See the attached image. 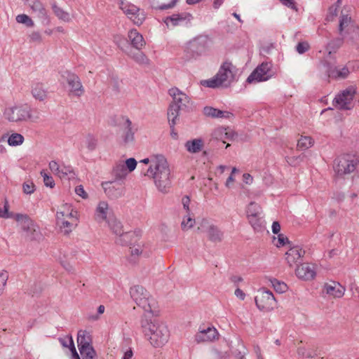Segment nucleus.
I'll use <instances>...</instances> for the list:
<instances>
[{"label":"nucleus","mask_w":359,"mask_h":359,"mask_svg":"<svg viewBox=\"0 0 359 359\" xmlns=\"http://www.w3.org/2000/svg\"><path fill=\"white\" fill-rule=\"evenodd\" d=\"M9 205L6 199L4 201V209L0 208V217L9 218L11 217V214L8 212Z\"/></svg>","instance_id":"53"},{"label":"nucleus","mask_w":359,"mask_h":359,"mask_svg":"<svg viewBox=\"0 0 359 359\" xmlns=\"http://www.w3.org/2000/svg\"><path fill=\"white\" fill-rule=\"evenodd\" d=\"M108 210V204L105 201H100L96 208L95 219L98 222H102L107 219Z\"/></svg>","instance_id":"31"},{"label":"nucleus","mask_w":359,"mask_h":359,"mask_svg":"<svg viewBox=\"0 0 359 359\" xmlns=\"http://www.w3.org/2000/svg\"><path fill=\"white\" fill-rule=\"evenodd\" d=\"M83 359H97V353L94 348L91 346L83 350H79Z\"/></svg>","instance_id":"41"},{"label":"nucleus","mask_w":359,"mask_h":359,"mask_svg":"<svg viewBox=\"0 0 359 359\" xmlns=\"http://www.w3.org/2000/svg\"><path fill=\"white\" fill-rule=\"evenodd\" d=\"M67 218L77 222V212L74 210L72 206L68 203L62 205L56 212L57 222H60V219Z\"/></svg>","instance_id":"23"},{"label":"nucleus","mask_w":359,"mask_h":359,"mask_svg":"<svg viewBox=\"0 0 359 359\" xmlns=\"http://www.w3.org/2000/svg\"><path fill=\"white\" fill-rule=\"evenodd\" d=\"M108 223L109 228L114 234L119 236L123 232V226L119 221L114 219L108 221Z\"/></svg>","instance_id":"42"},{"label":"nucleus","mask_w":359,"mask_h":359,"mask_svg":"<svg viewBox=\"0 0 359 359\" xmlns=\"http://www.w3.org/2000/svg\"><path fill=\"white\" fill-rule=\"evenodd\" d=\"M4 116L11 122L25 121L28 118H32L31 109L27 105L8 107L4 111Z\"/></svg>","instance_id":"10"},{"label":"nucleus","mask_w":359,"mask_h":359,"mask_svg":"<svg viewBox=\"0 0 359 359\" xmlns=\"http://www.w3.org/2000/svg\"><path fill=\"white\" fill-rule=\"evenodd\" d=\"M16 220L21 222V228L26 232V236L32 241H39L41 238L42 235L39 228L26 215L18 214Z\"/></svg>","instance_id":"13"},{"label":"nucleus","mask_w":359,"mask_h":359,"mask_svg":"<svg viewBox=\"0 0 359 359\" xmlns=\"http://www.w3.org/2000/svg\"><path fill=\"white\" fill-rule=\"evenodd\" d=\"M104 193L111 199H117L124 196L126 188L123 182L111 181L102 184Z\"/></svg>","instance_id":"16"},{"label":"nucleus","mask_w":359,"mask_h":359,"mask_svg":"<svg viewBox=\"0 0 359 359\" xmlns=\"http://www.w3.org/2000/svg\"><path fill=\"white\" fill-rule=\"evenodd\" d=\"M154 168H148L146 175L153 178L157 189L168 193L171 186V170L165 157H157L153 161Z\"/></svg>","instance_id":"2"},{"label":"nucleus","mask_w":359,"mask_h":359,"mask_svg":"<svg viewBox=\"0 0 359 359\" xmlns=\"http://www.w3.org/2000/svg\"><path fill=\"white\" fill-rule=\"evenodd\" d=\"M269 281L273 289L278 293H283L287 290V285L276 278H270Z\"/></svg>","instance_id":"40"},{"label":"nucleus","mask_w":359,"mask_h":359,"mask_svg":"<svg viewBox=\"0 0 359 359\" xmlns=\"http://www.w3.org/2000/svg\"><path fill=\"white\" fill-rule=\"evenodd\" d=\"M190 198L188 196H184L182 199V203L184 207V209L186 210L187 213H190V208H189V204H190Z\"/></svg>","instance_id":"64"},{"label":"nucleus","mask_w":359,"mask_h":359,"mask_svg":"<svg viewBox=\"0 0 359 359\" xmlns=\"http://www.w3.org/2000/svg\"><path fill=\"white\" fill-rule=\"evenodd\" d=\"M309 44L307 42H299L296 46V50L298 53L303 54L309 49Z\"/></svg>","instance_id":"56"},{"label":"nucleus","mask_w":359,"mask_h":359,"mask_svg":"<svg viewBox=\"0 0 359 359\" xmlns=\"http://www.w3.org/2000/svg\"><path fill=\"white\" fill-rule=\"evenodd\" d=\"M41 174L43 178L44 184L50 188H53L55 186V181L52 176L48 175L46 172L41 171Z\"/></svg>","instance_id":"50"},{"label":"nucleus","mask_w":359,"mask_h":359,"mask_svg":"<svg viewBox=\"0 0 359 359\" xmlns=\"http://www.w3.org/2000/svg\"><path fill=\"white\" fill-rule=\"evenodd\" d=\"M257 307L260 311H269L276 306V300L273 293L266 288L258 290L255 298Z\"/></svg>","instance_id":"11"},{"label":"nucleus","mask_w":359,"mask_h":359,"mask_svg":"<svg viewBox=\"0 0 359 359\" xmlns=\"http://www.w3.org/2000/svg\"><path fill=\"white\" fill-rule=\"evenodd\" d=\"M32 94L35 99L40 101L44 100L48 96V92L45 89L43 84L39 83L32 86Z\"/></svg>","instance_id":"33"},{"label":"nucleus","mask_w":359,"mask_h":359,"mask_svg":"<svg viewBox=\"0 0 359 359\" xmlns=\"http://www.w3.org/2000/svg\"><path fill=\"white\" fill-rule=\"evenodd\" d=\"M60 225V228L64 231L65 233H69L76 226V222L74 220L68 221L66 219H60V222H57Z\"/></svg>","instance_id":"39"},{"label":"nucleus","mask_w":359,"mask_h":359,"mask_svg":"<svg viewBox=\"0 0 359 359\" xmlns=\"http://www.w3.org/2000/svg\"><path fill=\"white\" fill-rule=\"evenodd\" d=\"M123 131L122 139L125 144H128L134 141L135 132L132 128V122L127 116H121L118 123Z\"/></svg>","instance_id":"19"},{"label":"nucleus","mask_w":359,"mask_h":359,"mask_svg":"<svg viewBox=\"0 0 359 359\" xmlns=\"http://www.w3.org/2000/svg\"><path fill=\"white\" fill-rule=\"evenodd\" d=\"M192 16L189 13H174L172 15L168 16L164 18L163 22L166 24L167 27L172 26H182L186 25L191 22Z\"/></svg>","instance_id":"18"},{"label":"nucleus","mask_w":359,"mask_h":359,"mask_svg":"<svg viewBox=\"0 0 359 359\" xmlns=\"http://www.w3.org/2000/svg\"><path fill=\"white\" fill-rule=\"evenodd\" d=\"M8 279V273L6 271L0 272V295L2 294L6 282Z\"/></svg>","instance_id":"51"},{"label":"nucleus","mask_w":359,"mask_h":359,"mask_svg":"<svg viewBox=\"0 0 359 359\" xmlns=\"http://www.w3.org/2000/svg\"><path fill=\"white\" fill-rule=\"evenodd\" d=\"M296 275L299 278L306 280L313 279L316 276V271L313 265L302 264L296 269Z\"/></svg>","instance_id":"25"},{"label":"nucleus","mask_w":359,"mask_h":359,"mask_svg":"<svg viewBox=\"0 0 359 359\" xmlns=\"http://www.w3.org/2000/svg\"><path fill=\"white\" fill-rule=\"evenodd\" d=\"M207 43L205 37L199 36L189 41L187 49L193 53V57L198 56L205 50Z\"/></svg>","instance_id":"21"},{"label":"nucleus","mask_w":359,"mask_h":359,"mask_svg":"<svg viewBox=\"0 0 359 359\" xmlns=\"http://www.w3.org/2000/svg\"><path fill=\"white\" fill-rule=\"evenodd\" d=\"M28 4L32 10L36 13L38 18H46V11L39 0H28Z\"/></svg>","instance_id":"32"},{"label":"nucleus","mask_w":359,"mask_h":359,"mask_svg":"<svg viewBox=\"0 0 359 359\" xmlns=\"http://www.w3.org/2000/svg\"><path fill=\"white\" fill-rule=\"evenodd\" d=\"M274 75L275 72L272 69V65L270 62H262L250 74L247 79V82L251 83L252 82L266 81Z\"/></svg>","instance_id":"12"},{"label":"nucleus","mask_w":359,"mask_h":359,"mask_svg":"<svg viewBox=\"0 0 359 359\" xmlns=\"http://www.w3.org/2000/svg\"><path fill=\"white\" fill-rule=\"evenodd\" d=\"M137 235L133 231L123 233L119 235V238L116 240V243L120 245H132L137 241Z\"/></svg>","instance_id":"30"},{"label":"nucleus","mask_w":359,"mask_h":359,"mask_svg":"<svg viewBox=\"0 0 359 359\" xmlns=\"http://www.w3.org/2000/svg\"><path fill=\"white\" fill-rule=\"evenodd\" d=\"M128 55L133 58L136 62L140 65H149V60L148 57L140 50L137 51H130L128 53Z\"/></svg>","instance_id":"36"},{"label":"nucleus","mask_w":359,"mask_h":359,"mask_svg":"<svg viewBox=\"0 0 359 359\" xmlns=\"http://www.w3.org/2000/svg\"><path fill=\"white\" fill-rule=\"evenodd\" d=\"M358 163V159L354 156L342 155L335 159L334 170L338 176L342 177L353 172L356 169Z\"/></svg>","instance_id":"7"},{"label":"nucleus","mask_w":359,"mask_h":359,"mask_svg":"<svg viewBox=\"0 0 359 359\" xmlns=\"http://www.w3.org/2000/svg\"><path fill=\"white\" fill-rule=\"evenodd\" d=\"M241 349H237L234 352V355L237 359H243L247 354V349L243 344H241Z\"/></svg>","instance_id":"58"},{"label":"nucleus","mask_w":359,"mask_h":359,"mask_svg":"<svg viewBox=\"0 0 359 359\" xmlns=\"http://www.w3.org/2000/svg\"><path fill=\"white\" fill-rule=\"evenodd\" d=\"M49 168L51 172L60 179H72L75 177V172L70 165L60 164L55 161H51L49 163Z\"/></svg>","instance_id":"17"},{"label":"nucleus","mask_w":359,"mask_h":359,"mask_svg":"<svg viewBox=\"0 0 359 359\" xmlns=\"http://www.w3.org/2000/svg\"><path fill=\"white\" fill-rule=\"evenodd\" d=\"M218 109L213 108L212 107H205L203 108V113L206 116L211 118H216Z\"/></svg>","instance_id":"54"},{"label":"nucleus","mask_w":359,"mask_h":359,"mask_svg":"<svg viewBox=\"0 0 359 359\" xmlns=\"http://www.w3.org/2000/svg\"><path fill=\"white\" fill-rule=\"evenodd\" d=\"M59 342L64 348H72L74 346V343L71 335H66L64 337H60L58 339Z\"/></svg>","instance_id":"47"},{"label":"nucleus","mask_w":359,"mask_h":359,"mask_svg":"<svg viewBox=\"0 0 359 359\" xmlns=\"http://www.w3.org/2000/svg\"><path fill=\"white\" fill-rule=\"evenodd\" d=\"M75 192L78 196H81L82 198L85 199V198H87V197H88V194L85 191L82 185L77 186L75 188Z\"/></svg>","instance_id":"63"},{"label":"nucleus","mask_w":359,"mask_h":359,"mask_svg":"<svg viewBox=\"0 0 359 359\" xmlns=\"http://www.w3.org/2000/svg\"><path fill=\"white\" fill-rule=\"evenodd\" d=\"M313 144V141L311 137H302L297 142V148L299 150H306Z\"/></svg>","instance_id":"38"},{"label":"nucleus","mask_w":359,"mask_h":359,"mask_svg":"<svg viewBox=\"0 0 359 359\" xmlns=\"http://www.w3.org/2000/svg\"><path fill=\"white\" fill-rule=\"evenodd\" d=\"M194 224L195 219L191 217L190 213H187L183 218L181 226L183 230H188L193 227Z\"/></svg>","instance_id":"44"},{"label":"nucleus","mask_w":359,"mask_h":359,"mask_svg":"<svg viewBox=\"0 0 359 359\" xmlns=\"http://www.w3.org/2000/svg\"><path fill=\"white\" fill-rule=\"evenodd\" d=\"M177 0H156L158 8L161 10H165L172 8Z\"/></svg>","instance_id":"45"},{"label":"nucleus","mask_w":359,"mask_h":359,"mask_svg":"<svg viewBox=\"0 0 359 359\" xmlns=\"http://www.w3.org/2000/svg\"><path fill=\"white\" fill-rule=\"evenodd\" d=\"M141 326L152 346L160 347L168 341L170 333L167 326L163 323L152 320L149 315H144L141 320Z\"/></svg>","instance_id":"1"},{"label":"nucleus","mask_w":359,"mask_h":359,"mask_svg":"<svg viewBox=\"0 0 359 359\" xmlns=\"http://www.w3.org/2000/svg\"><path fill=\"white\" fill-rule=\"evenodd\" d=\"M286 243H289L288 238L282 233L278 234V243H276V245L278 247L283 246Z\"/></svg>","instance_id":"62"},{"label":"nucleus","mask_w":359,"mask_h":359,"mask_svg":"<svg viewBox=\"0 0 359 359\" xmlns=\"http://www.w3.org/2000/svg\"><path fill=\"white\" fill-rule=\"evenodd\" d=\"M16 21L18 23L25 24L27 27H32L34 26V22L32 20L25 14H20L17 15Z\"/></svg>","instance_id":"46"},{"label":"nucleus","mask_w":359,"mask_h":359,"mask_svg":"<svg viewBox=\"0 0 359 359\" xmlns=\"http://www.w3.org/2000/svg\"><path fill=\"white\" fill-rule=\"evenodd\" d=\"M112 174L115 177V180L122 182L128 175V170L123 163H118L113 168Z\"/></svg>","instance_id":"35"},{"label":"nucleus","mask_w":359,"mask_h":359,"mask_svg":"<svg viewBox=\"0 0 359 359\" xmlns=\"http://www.w3.org/2000/svg\"><path fill=\"white\" fill-rule=\"evenodd\" d=\"M331 59V52L328 53L327 57L322 62V65L325 69V72L328 77L334 78L336 76L337 67H336V62L334 60Z\"/></svg>","instance_id":"29"},{"label":"nucleus","mask_w":359,"mask_h":359,"mask_svg":"<svg viewBox=\"0 0 359 359\" xmlns=\"http://www.w3.org/2000/svg\"><path fill=\"white\" fill-rule=\"evenodd\" d=\"M97 140L91 135H88L86 138V147L90 151H93L97 147Z\"/></svg>","instance_id":"49"},{"label":"nucleus","mask_w":359,"mask_h":359,"mask_svg":"<svg viewBox=\"0 0 359 359\" xmlns=\"http://www.w3.org/2000/svg\"><path fill=\"white\" fill-rule=\"evenodd\" d=\"M118 4L120 9L135 25L140 26L143 23L146 18L143 10L128 1H121Z\"/></svg>","instance_id":"9"},{"label":"nucleus","mask_w":359,"mask_h":359,"mask_svg":"<svg viewBox=\"0 0 359 359\" xmlns=\"http://www.w3.org/2000/svg\"><path fill=\"white\" fill-rule=\"evenodd\" d=\"M186 149L192 154L201 151L203 147V141L201 139L189 140L185 143Z\"/></svg>","instance_id":"34"},{"label":"nucleus","mask_w":359,"mask_h":359,"mask_svg":"<svg viewBox=\"0 0 359 359\" xmlns=\"http://www.w3.org/2000/svg\"><path fill=\"white\" fill-rule=\"evenodd\" d=\"M67 81L71 88V92L75 95L79 97L83 93L84 89L78 76L74 74L68 73Z\"/></svg>","instance_id":"24"},{"label":"nucleus","mask_w":359,"mask_h":359,"mask_svg":"<svg viewBox=\"0 0 359 359\" xmlns=\"http://www.w3.org/2000/svg\"><path fill=\"white\" fill-rule=\"evenodd\" d=\"M130 294L137 305L142 307L149 315L155 313L154 308L156 302L142 286L135 285L132 287L130 290Z\"/></svg>","instance_id":"6"},{"label":"nucleus","mask_w":359,"mask_h":359,"mask_svg":"<svg viewBox=\"0 0 359 359\" xmlns=\"http://www.w3.org/2000/svg\"><path fill=\"white\" fill-rule=\"evenodd\" d=\"M24 137L21 134L13 133L8 139V144L10 146H18L22 144Z\"/></svg>","instance_id":"43"},{"label":"nucleus","mask_w":359,"mask_h":359,"mask_svg":"<svg viewBox=\"0 0 359 359\" xmlns=\"http://www.w3.org/2000/svg\"><path fill=\"white\" fill-rule=\"evenodd\" d=\"M357 93L355 86H350L337 94L332 101L333 106L341 110H350L353 108V100Z\"/></svg>","instance_id":"8"},{"label":"nucleus","mask_w":359,"mask_h":359,"mask_svg":"<svg viewBox=\"0 0 359 359\" xmlns=\"http://www.w3.org/2000/svg\"><path fill=\"white\" fill-rule=\"evenodd\" d=\"M218 336V332L214 327H208L206 329H201L195 335L197 343L208 342L215 340Z\"/></svg>","instance_id":"22"},{"label":"nucleus","mask_w":359,"mask_h":359,"mask_svg":"<svg viewBox=\"0 0 359 359\" xmlns=\"http://www.w3.org/2000/svg\"><path fill=\"white\" fill-rule=\"evenodd\" d=\"M157 157H165V156H163V155H161V154L154 155V156H151L150 158H146L142 159V161H140V163H144V164L150 163V165H149V168H151L153 170L154 168V166H153V161H152L155 158H157Z\"/></svg>","instance_id":"61"},{"label":"nucleus","mask_w":359,"mask_h":359,"mask_svg":"<svg viewBox=\"0 0 359 359\" xmlns=\"http://www.w3.org/2000/svg\"><path fill=\"white\" fill-rule=\"evenodd\" d=\"M341 3V0H337V1L336 2V4L334 5H332L329 8L328 15L327 17V19L328 20H332V18L337 15L338 8L339 7Z\"/></svg>","instance_id":"48"},{"label":"nucleus","mask_w":359,"mask_h":359,"mask_svg":"<svg viewBox=\"0 0 359 359\" xmlns=\"http://www.w3.org/2000/svg\"><path fill=\"white\" fill-rule=\"evenodd\" d=\"M297 354L299 355V356H302L303 358H313V355L312 354L311 352L310 351H307L306 350L305 348H303V347H299L298 349H297Z\"/></svg>","instance_id":"59"},{"label":"nucleus","mask_w":359,"mask_h":359,"mask_svg":"<svg viewBox=\"0 0 359 359\" xmlns=\"http://www.w3.org/2000/svg\"><path fill=\"white\" fill-rule=\"evenodd\" d=\"M349 74V70L346 67H344L341 69L337 70L336 76H334V79H345Z\"/></svg>","instance_id":"55"},{"label":"nucleus","mask_w":359,"mask_h":359,"mask_svg":"<svg viewBox=\"0 0 359 359\" xmlns=\"http://www.w3.org/2000/svg\"><path fill=\"white\" fill-rule=\"evenodd\" d=\"M305 251L299 246L290 248L285 253V259L290 266L298 265L302 262Z\"/></svg>","instance_id":"20"},{"label":"nucleus","mask_w":359,"mask_h":359,"mask_svg":"<svg viewBox=\"0 0 359 359\" xmlns=\"http://www.w3.org/2000/svg\"><path fill=\"white\" fill-rule=\"evenodd\" d=\"M338 32L340 36V38L336 40L338 46L342 44L344 40L354 43L355 36H359L358 29L354 26L351 16L343 11L339 18Z\"/></svg>","instance_id":"5"},{"label":"nucleus","mask_w":359,"mask_h":359,"mask_svg":"<svg viewBox=\"0 0 359 359\" xmlns=\"http://www.w3.org/2000/svg\"><path fill=\"white\" fill-rule=\"evenodd\" d=\"M246 214L252 228L255 230L261 229L263 224V216L260 205L255 202H251L247 207Z\"/></svg>","instance_id":"14"},{"label":"nucleus","mask_w":359,"mask_h":359,"mask_svg":"<svg viewBox=\"0 0 359 359\" xmlns=\"http://www.w3.org/2000/svg\"><path fill=\"white\" fill-rule=\"evenodd\" d=\"M201 232L207 233L208 239L213 243H220L224 239V232L216 225L203 219L198 227Z\"/></svg>","instance_id":"15"},{"label":"nucleus","mask_w":359,"mask_h":359,"mask_svg":"<svg viewBox=\"0 0 359 359\" xmlns=\"http://www.w3.org/2000/svg\"><path fill=\"white\" fill-rule=\"evenodd\" d=\"M77 344L79 350L91 346L92 337L90 333L86 330H79L77 334Z\"/></svg>","instance_id":"28"},{"label":"nucleus","mask_w":359,"mask_h":359,"mask_svg":"<svg viewBox=\"0 0 359 359\" xmlns=\"http://www.w3.org/2000/svg\"><path fill=\"white\" fill-rule=\"evenodd\" d=\"M324 290L330 295L336 298L341 297L345 292V287L337 282L326 283L324 286Z\"/></svg>","instance_id":"26"},{"label":"nucleus","mask_w":359,"mask_h":359,"mask_svg":"<svg viewBox=\"0 0 359 359\" xmlns=\"http://www.w3.org/2000/svg\"><path fill=\"white\" fill-rule=\"evenodd\" d=\"M128 37L133 47L138 50L145 46V41L142 35L135 29H131L128 32Z\"/></svg>","instance_id":"27"},{"label":"nucleus","mask_w":359,"mask_h":359,"mask_svg":"<svg viewBox=\"0 0 359 359\" xmlns=\"http://www.w3.org/2000/svg\"><path fill=\"white\" fill-rule=\"evenodd\" d=\"M236 67L232 63L224 62L215 76L201 81L202 86L211 88H227L235 79Z\"/></svg>","instance_id":"4"},{"label":"nucleus","mask_w":359,"mask_h":359,"mask_svg":"<svg viewBox=\"0 0 359 359\" xmlns=\"http://www.w3.org/2000/svg\"><path fill=\"white\" fill-rule=\"evenodd\" d=\"M125 165L127 170L132 172L137 166V161L134 158H130L126 161Z\"/></svg>","instance_id":"57"},{"label":"nucleus","mask_w":359,"mask_h":359,"mask_svg":"<svg viewBox=\"0 0 359 359\" xmlns=\"http://www.w3.org/2000/svg\"><path fill=\"white\" fill-rule=\"evenodd\" d=\"M53 11L55 15L61 20L64 22H69L71 20L69 13L65 11L62 8L57 6L56 4H53Z\"/></svg>","instance_id":"37"},{"label":"nucleus","mask_w":359,"mask_h":359,"mask_svg":"<svg viewBox=\"0 0 359 359\" xmlns=\"http://www.w3.org/2000/svg\"><path fill=\"white\" fill-rule=\"evenodd\" d=\"M35 186L32 182L27 181L22 184L23 192L26 194H31L35 190Z\"/></svg>","instance_id":"52"},{"label":"nucleus","mask_w":359,"mask_h":359,"mask_svg":"<svg viewBox=\"0 0 359 359\" xmlns=\"http://www.w3.org/2000/svg\"><path fill=\"white\" fill-rule=\"evenodd\" d=\"M168 94L172 100L168 107L167 115L170 127L173 128L179 121L180 111H184L188 107L190 98L177 88H170Z\"/></svg>","instance_id":"3"},{"label":"nucleus","mask_w":359,"mask_h":359,"mask_svg":"<svg viewBox=\"0 0 359 359\" xmlns=\"http://www.w3.org/2000/svg\"><path fill=\"white\" fill-rule=\"evenodd\" d=\"M31 42L40 43L42 40L41 34L39 32H33L29 35Z\"/></svg>","instance_id":"60"}]
</instances>
